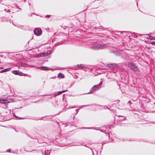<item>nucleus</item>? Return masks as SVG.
Listing matches in <instances>:
<instances>
[{
	"label": "nucleus",
	"instance_id": "nucleus-1",
	"mask_svg": "<svg viewBox=\"0 0 155 155\" xmlns=\"http://www.w3.org/2000/svg\"><path fill=\"white\" fill-rule=\"evenodd\" d=\"M107 47L106 45L104 44L97 43H94L91 47V48L94 50H97L98 49H102L106 48Z\"/></svg>",
	"mask_w": 155,
	"mask_h": 155
},
{
	"label": "nucleus",
	"instance_id": "nucleus-2",
	"mask_svg": "<svg viewBox=\"0 0 155 155\" xmlns=\"http://www.w3.org/2000/svg\"><path fill=\"white\" fill-rule=\"evenodd\" d=\"M128 67L134 71H138V69L137 65L132 62H128L127 64Z\"/></svg>",
	"mask_w": 155,
	"mask_h": 155
},
{
	"label": "nucleus",
	"instance_id": "nucleus-3",
	"mask_svg": "<svg viewBox=\"0 0 155 155\" xmlns=\"http://www.w3.org/2000/svg\"><path fill=\"white\" fill-rule=\"evenodd\" d=\"M102 83L101 81L98 84L94 85L91 89L90 91L88 93L85 94H91L96 91L98 90L101 88V85Z\"/></svg>",
	"mask_w": 155,
	"mask_h": 155
},
{
	"label": "nucleus",
	"instance_id": "nucleus-4",
	"mask_svg": "<svg viewBox=\"0 0 155 155\" xmlns=\"http://www.w3.org/2000/svg\"><path fill=\"white\" fill-rule=\"evenodd\" d=\"M34 34L37 36L40 35L42 33L41 29L39 28H36L34 31Z\"/></svg>",
	"mask_w": 155,
	"mask_h": 155
},
{
	"label": "nucleus",
	"instance_id": "nucleus-5",
	"mask_svg": "<svg viewBox=\"0 0 155 155\" xmlns=\"http://www.w3.org/2000/svg\"><path fill=\"white\" fill-rule=\"evenodd\" d=\"M51 52L50 51H47L41 53L39 54V56L40 57H45L51 54Z\"/></svg>",
	"mask_w": 155,
	"mask_h": 155
},
{
	"label": "nucleus",
	"instance_id": "nucleus-6",
	"mask_svg": "<svg viewBox=\"0 0 155 155\" xmlns=\"http://www.w3.org/2000/svg\"><path fill=\"white\" fill-rule=\"evenodd\" d=\"M108 67L110 68V69H112L113 70L117 68L116 64H109L108 65Z\"/></svg>",
	"mask_w": 155,
	"mask_h": 155
},
{
	"label": "nucleus",
	"instance_id": "nucleus-7",
	"mask_svg": "<svg viewBox=\"0 0 155 155\" xmlns=\"http://www.w3.org/2000/svg\"><path fill=\"white\" fill-rule=\"evenodd\" d=\"M39 68L40 70H48L50 69L49 67L45 66L40 67Z\"/></svg>",
	"mask_w": 155,
	"mask_h": 155
},
{
	"label": "nucleus",
	"instance_id": "nucleus-8",
	"mask_svg": "<svg viewBox=\"0 0 155 155\" xmlns=\"http://www.w3.org/2000/svg\"><path fill=\"white\" fill-rule=\"evenodd\" d=\"M76 67H80L81 68H85V69H87L86 67L84 65L82 64H78L76 66Z\"/></svg>",
	"mask_w": 155,
	"mask_h": 155
},
{
	"label": "nucleus",
	"instance_id": "nucleus-9",
	"mask_svg": "<svg viewBox=\"0 0 155 155\" xmlns=\"http://www.w3.org/2000/svg\"><path fill=\"white\" fill-rule=\"evenodd\" d=\"M147 38L148 39H150V40H155V38L152 36L150 35H147Z\"/></svg>",
	"mask_w": 155,
	"mask_h": 155
},
{
	"label": "nucleus",
	"instance_id": "nucleus-10",
	"mask_svg": "<svg viewBox=\"0 0 155 155\" xmlns=\"http://www.w3.org/2000/svg\"><path fill=\"white\" fill-rule=\"evenodd\" d=\"M66 91H59V92H58L57 94H54V96L55 97L58 95H59L61 94L62 93H64V92H66Z\"/></svg>",
	"mask_w": 155,
	"mask_h": 155
},
{
	"label": "nucleus",
	"instance_id": "nucleus-11",
	"mask_svg": "<svg viewBox=\"0 0 155 155\" xmlns=\"http://www.w3.org/2000/svg\"><path fill=\"white\" fill-rule=\"evenodd\" d=\"M58 77L59 78H62L64 77V75L62 73H59L58 75Z\"/></svg>",
	"mask_w": 155,
	"mask_h": 155
},
{
	"label": "nucleus",
	"instance_id": "nucleus-12",
	"mask_svg": "<svg viewBox=\"0 0 155 155\" xmlns=\"http://www.w3.org/2000/svg\"><path fill=\"white\" fill-rule=\"evenodd\" d=\"M113 52L117 55H120V52L116 50L113 51Z\"/></svg>",
	"mask_w": 155,
	"mask_h": 155
},
{
	"label": "nucleus",
	"instance_id": "nucleus-13",
	"mask_svg": "<svg viewBox=\"0 0 155 155\" xmlns=\"http://www.w3.org/2000/svg\"><path fill=\"white\" fill-rule=\"evenodd\" d=\"M12 72L15 74H19V72L18 71L14 70L12 71Z\"/></svg>",
	"mask_w": 155,
	"mask_h": 155
},
{
	"label": "nucleus",
	"instance_id": "nucleus-14",
	"mask_svg": "<svg viewBox=\"0 0 155 155\" xmlns=\"http://www.w3.org/2000/svg\"><path fill=\"white\" fill-rule=\"evenodd\" d=\"M10 68H7L5 69H4V70H5V71H9L10 70Z\"/></svg>",
	"mask_w": 155,
	"mask_h": 155
},
{
	"label": "nucleus",
	"instance_id": "nucleus-15",
	"mask_svg": "<svg viewBox=\"0 0 155 155\" xmlns=\"http://www.w3.org/2000/svg\"><path fill=\"white\" fill-rule=\"evenodd\" d=\"M62 101H57V102L58 103L57 104V105H59L60 106H61V105L60 104H59Z\"/></svg>",
	"mask_w": 155,
	"mask_h": 155
},
{
	"label": "nucleus",
	"instance_id": "nucleus-16",
	"mask_svg": "<svg viewBox=\"0 0 155 155\" xmlns=\"http://www.w3.org/2000/svg\"><path fill=\"white\" fill-rule=\"evenodd\" d=\"M4 101L3 100H0V103L4 104L5 102H3Z\"/></svg>",
	"mask_w": 155,
	"mask_h": 155
},
{
	"label": "nucleus",
	"instance_id": "nucleus-17",
	"mask_svg": "<svg viewBox=\"0 0 155 155\" xmlns=\"http://www.w3.org/2000/svg\"><path fill=\"white\" fill-rule=\"evenodd\" d=\"M121 117H122V118L121 119H120V120H122V121L124 120L125 119V117H122V116H121Z\"/></svg>",
	"mask_w": 155,
	"mask_h": 155
},
{
	"label": "nucleus",
	"instance_id": "nucleus-18",
	"mask_svg": "<svg viewBox=\"0 0 155 155\" xmlns=\"http://www.w3.org/2000/svg\"><path fill=\"white\" fill-rule=\"evenodd\" d=\"M47 152H48L47 153H46V151H45V155H48V150H47Z\"/></svg>",
	"mask_w": 155,
	"mask_h": 155
},
{
	"label": "nucleus",
	"instance_id": "nucleus-19",
	"mask_svg": "<svg viewBox=\"0 0 155 155\" xmlns=\"http://www.w3.org/2000/svg\"><path fill=\"white\" fill-rule=\"evenodd\" d=\"M78 111H79V110L78 109H77L76 110V113L75 114H77L78 112Z\"/></svg>",
	"mask_w": 155,
	"mask_h": 155
},
{
	"label": "nucleus",
	"instance_id": "nucleus-20",
	"mask_svg": "<svg viewBox=\"0 0 155 155\" xmlns=\"http://www.w3.org/2000/svg\"><path fill=\"white\" fill-rule=\"evenodd\" d=\"M151 44L152 45H155V41L151 43Z\"/></svg>",
	"mask_w": 155,
	"mask_h": 155
},
{
	"label": "nucleus",
	"instance_id": "nucleus-21",
	"mask_svg": "<svg viewBox=\"0 0 155 155\" xmlns=\"http://www.w3.org/2000/svg\"><path fill=\"white\" fill-rule=\"evenodd\" d=\"M20 73H19V75L20 76H21L22 75V73L21 72H20Z\"/></svg>",
	"mask_w": 155,
	"mask_h": 155
},
{
	"label": "nucleus",
	"instance_id": "nucleus-22",
	"mask_svg": "<svg viewBox=\"0 0 155 155\" xmlns=\"http://www.w3.org/2000/svg\"><path fill=\"white\" fill-rule=\"evenodd\" d=\"M5 72V70H4V69L3 70H2L0 72Z\"/></svg>",
	"mask_w": 155,
	"mask_h": 155
},
{
	"label": "nucleus",
	"instance_id": "nucleus-23",
	"mask_svg": "<svg viewBox=\"0 0 155 155\" xmlns=\"http://www.w3.org/2000/svg\"><path fill=\"white\" fill-rule=\"evenodd\" d=\"M14 117H16V118H20V119H21V118H20V117H16V116H15V114H14Z\"/></svg>",
	"mask_w": 155,
	"mask_h": 155
},
{
	"label": "nucleus",
	"instance_id": "nucleus-24",
	"mask_svg": "<svg viewBox=\"0 0 155 155\" xmlns=\"http://www.w3.org/2000/svg\"><path fill=\"white\" fill-rule=\"evenodd\" d=\"M50 16V15H47L45 16L46 17H49Z\"/></svg>",
	"mask_w": 155,
	"mask_h": 155
},
{
	"label": "nucleus",
	"instance_id": "nucleus-25",
	"mask_svg": "<svg viewBox=\"0 0 155 155\" xmlns=\"http://www.w3.org/2000/svg\"><path fill=\"white\" fill-rule=\"evenodd\" d=\"M10 149H9L8 150H7V151H8V152H10Z\"/></svg>",
	"mask_w": 155,
	"mask_h": 155
},
{
	"label": "nucleus",
	"instance_id": "nucleus-26",
	"mask_svg": "<svg viewBox=\"0 0 155 155\" xmlns=\"http://www.w3.org/2000/svg\"><path fill=\"white\" fill-rule=\"evenodd\" d=\"M87 106V105H84V106H82V107H85V106Z\"/></svg>",
	"mask_w": 155,
	"mask_h": 155
},
{
	"label": "nucleus",
	"instance_id": "nucleus-27",
	"mask_svg": "<svg viewBox=\"0 0 155 155\" xmlns=\"http://www.w3.org/2000/svg\"><path fill=\"white\" fill-rule=\"evenodd\" d=\"M10 12V11L9 10H8V11L7 12Z\"/></svg>",
	"mask_w": 155,
	"mask_h": 155
},
{
	"label": "nucleus",
	"instance_id": "nucleus-28",
	"mask_svg": "<svg viewBox=\"0 0 155 155\" xmlns=\"http://www.w3.org/2000/svg\"><path fill=\"white\" fill-rule=\"evenodd\" d=\"M24 65H24L25 66H26V64H25Z\"/></svg>",
	"mask_w": 155,
	"mask_h": 155
},
{
	"label": "nucleus",
	"instance_id": "nucleus-29",
	"mask_svg": "<svg viewBox=\"0 0 155 155\" xmlns=\"http://www.w3.org/2000/svg\"><path fill=\"white\" fill-rule=\"evenodd\" d=\"M4 10H5V11H6V9H5Z\"/></svg>",
	"mask_w": 155,
	"mask_h": 155
},
{
	"label": "nucleus",
	"instance_id": "nucleus-30",
	"mask_svg": "<svg viewBox=\"0 0 155 155\" xmlns=\"http://www.w3.org/2000/svg\"><path fill=\"white\" fill-rule=\"evenodd\" d=\"M29 76V77H31V76Z\"/></svg>",
	"mask_w": 155,
	"mask_h": 155
}]
</instances>
